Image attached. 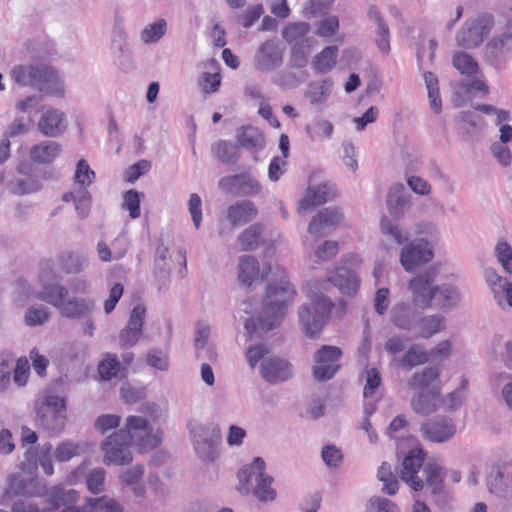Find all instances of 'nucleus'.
<instances>
[{"label": "nucleus", "instance_id": "3c124183", "mask_svg": "<svg viewBox=\"0 0 512 512\" xmlns=\"http://www.w3.org/2000/svg\"><path fill=\"white\" fill-rule=\"evenodd\" d=\"M453 66L467 76H473L478 71V64L465 52H456L453 56Z\"/></svg>", "mask_w": 512, "mask_h": 512}, {"label": "nucleus", "instance_id": "2f4dec72", "mask_svg": "<svg viewBox=\"0 0 512 512\" xmlns=\"http://www.w3.org/2000/svg\"><path fill=\"white\" fill-rule=\"evenodd\" d=\"M257 212L254 203L249 200H242L229 206L227 217L233 226H242L253 220Z\"/></svg>", "mask_w": 512, "mask_h": 512}, {"label": "nucleus", "instance_id": "ddd939ff", "mask_svg": "<svg viewBox=\"0 0 512 512\" xmlns=\"http://www.w3.org/2000/svg\"><path fill=\"white\" fill-rule=\"evenodd\" d=\"M425 452L421 448H412L404 456L400 478L405 481L414 491H420L424 487V482L417 473L421 467H424Z\"/></svg>", "mask_w": 512, "mask_h": 512}, {"label": "nucleus", "instance_id": "864d4df0", "mask_svg": "<svg viewBox=\"0 0 512 512\" xmlns=\"http://www.w3.org/2000/svg\"><path fill=\"white\" fill-rule=\"evenodd\" d=\"M106 471L102 467L94 468L86 476V486L93 494L102 493L105 490Z\"/></svg>", "mask_w": 512, "mask_h": 512}, {"label": "nucleus", "instance_id": "13d9d810", "mask_svg": "<svg viewBox=\"0 0 512 512\" xmlns=\"http://www.w3.org/2000/svg\"><path fill=\"white\" fill-rule=\"evenodd\" d=\"M120 371V362L116 355L108 354L98 365V372L103 380H111L116 377Z\"/></svg>", "mask_w": 512, "mask_h": 512}, {"label": "nucleus", "instance_id": "e2e57ef3", "mask_svg": "<svg viewBox=\"0 0 512 512\" xmlns=\"http://www.w3.org/2000/svg\"><path fill=\"white\" fill-rule=\"evenodd\" d=\"M154 278L157 284L158 290H166L170 283V272L172 270L173 263H154Z\"/></svg>", "mask_w": 512, "mask_h": 512}, {"label": "nucleus", "instance_id": "bf43d9fd", "mask_svg": "<svg viewBox=\"0 0 512 512\" xmlns=\"http://www.w3.org/2000/svg\"><path fill=\"white\" fill-rule=\"evenodd\" d=\"M146 364L158 371L166 372L169 369V357L161 349H151L147 353Z\"/></svg>", "mask_w": 512, "mask_h": 512}, {"label": "nucleus", "instance_id": "a18cd8bd", "mask_svg": "<svg viewBox=\"0 0 512 512\" xmlns=\"http://www.w3.org/2000/svg\"><path fill=\"white\" fill-rule=\"evenodd\" d=\"M429 356L417 344L412 345L403 355L400 365L403 369L409 371L415 366L426 363Z\"/></svg>", "mask_w": 512, "mask_h": 512}, {"label": "nucleus", "instance_id": "69168bd1", "mask_svg": "<svg viewBox=\"0 0 512 512\" xmlns=\"http://www.w3.org/2000/svg\"><path fill=\"white\" fill-rule=\"evenodd\" d=\"M308 64L307 51L303 44L292 45L290 50L288 66L290 68L302 69Z\"/></svg>", "mask_w": 512, "mask_h": 512}, {"label": "nucleus", "instance_id": "c03bdc74", "mask_svg": "<svg viewBox=\"0 0 512 512\" xmlns=\"http://www.w3.org/2000/svg\"><path fill=\"white\" fill-rule=\"evenodd\" d=\"M261 241L260 227L251 225L238 236L237 245L243 251H252L260 245Z\"/></svg>", "mask_w": 512, "mask_h": 512}, {"label": "nucleus", "instance_id": "774afa93", "mask_svg": "<svg viewBox=\"0 0 512 512\" xmlns=\"http://www.w3.org/2000/svg\"><path fill=\"white\" fill-rule=\"evenodd\" d=\"M312 130L319 136L329 138L333 133V124L328 120L316 118L313 124H307L305 126V131L310 138H313Z\"/></svg>", "mask_w": 512, "mask_h": 512}, {"label": "nucleus", "instance_id": "1a4fd4ad", "mask_svg": "<svg viewBox=\"0 0 512 512\" xmlns=\"http://www.w3.org/2000/svg\"><path fill=\"white\" fill-rule=\"evenodd\" d=\"M434 252L428 240L417 238L406 243L400 250V263L406 272H413L430 262Z\"/></svg>", "mask_w": 512, "mask_h": 512}, {"label": "nucleus", "instance_id": "5fc2aeb1", "mask_svg": "<svg viewBox=\"0 0 512 512\" xmlns=\"http://www.w3.org/2000/svg\"><path fill=\"white\" fill-rule=\"evenodd\" d=\"M421 331L418 337L429 338L443 329L444 318L440 315L422 317L420 319Z\"/></svg>", "mask_w": 512, "mask_h": 512}, {"label": "nucleus", "instance_id": "cd10ccee", "mask_svg": "<svg viewBox=\"0 0 512 512\" xmlns=\"http://www.w3.org/2000/svg\"><path fill=\"white\" fill-rule=\"evenodd\" d=\"M485 52L494 60L504 58L512 52V27H506L501 34L491 38L486 44Z\"/></svg>", "mask_w": 512, "mask_h": 512}, {"label": "nucleus", "instance_id": "473e14b6", "mask_svg": "<svg viewBox=\"0 0 512 512\" xmlns=\"http://www.w3.org/2000/svg\"><path fill=\"white\" fill-rule=\"evenodd\" d=\"M460 301L458 289L451 284L436 285L433 307L439 310L453 309Z\"/></svg>", "mask_w": 512, "mask_h": 512}, {"label": "nucleus", "instance_id": "72a5a7b5", "mask_svg": "<svg viewBox=\"0 0 512 512\" xmlns=\"http://www.w3.org/2000/svg\"><path fill=\"white\" fill-rule=\"evenodd\" d=\"M418 321L416 311L405 303L397 304L391 311V322L402 330H411Z\"/></svg>", "mask_w": 512, "mask_h": 512}, {"label": "nucleus", "instance_id": "49530a36", "mask_svg": "<svg viewBox=\"0 0 512 512\" xmlns=\"http://www.w3.org/2000/svg\"><path fill=\"white\" fill-rule=\"evenodd\" d=\"M309 30L310 26L306 22L292 23L283 29L282 37L292 45L303 44Z\"/></svg>", "mask_w": 512, "mask_h": 512}, {"label": "nucleus", "instance_id": "4be33fe9", "mask_svg": "<svg viewBox=\"0 0 512 512\" xmlns=\"http://www.w3.org/2000/svg\"><path fill=\"white\" fill-rule=\"evenodd\" d=\"M343 219V213L338 208L328 207L320 210L309 222L308 232L316 238L326 235L325 228H334Z\"/></svg>", "mask_w": 512, "mask_h": 512}, {"label": "nucleus", "instance_id": "ea45409f", "mask_svg": "<svg viewBox=\"0 0 512 512\" xmlns=\"http://www.w3.org/2000/svg\"><path fill=\"white\" fill-rule=\"evenodd\" d=\"M338 55L337 46H327L314 57L312 68L318 73L330 72L336 64Z\"/></svg>", "mask_w": 512, "mask_h": 512}, {"label": "nucleus", "instance_id": "6ab92c4d", "mask_svg": "<svg viewBox=\"0 0 512 512\" xmlns=\"http://www.w3.org/2000/svg\"><path fill=\"white\" fill-rule=\"evenodd\" d=\"M389 214L395 219H402L411 207V194L403 183H394L386 198Z\"/></svg>", "mask_w": 512, "mask_h": 512}, {"label": "nucleus", "instance_id": "f8f14e48", "mask_svg": "<svg viewBox=\"0 0 512 512\" xmlns=\"http://www.w3.org/2000/svg\"><path fill=\"white\" fill-rule=\"evenodd\" d=\"M219 188L226 194H236L249 197L260 193V183L248 173H240L222 177L218 182Z\"/></svg>", "mask_w": 512, "mask_h": 512}, {"label": "nucleus", "instance_id": "c9c22d12", "mask_svg": "<svg viewBox=\"0 0 512 512\" xmlns=\"http://www.w3.org/2000/svg\"><path fill=\"white\" fill-rule=\"evenodd\" d=\"M440 395L439 390H419L412 399V409L419 414L428 415L436 410V404Z\"/></svg>", "mask_w": 512, "mask_h": 512}, {"label": "nucleus", "instance_id": "338daca9", "mask_svg": "<svg viewBox=\"0 0 512 512\" xmlns=\"http://www.w3.org/2000/svg\"><path fill=\"white\" fill-rule=\"evenodd\" d=\"M498 261L507 273H512V249L506 241L498 242L495 247Z\"/></svg>", "mask_w": 512, "mask_h": 512}, {"label": "nucleus", "instance_id": "6e6d98bb", "mask_svg": "<svg viewBox=\"0 0 512 512\" xmlns=\"http://www.w3.org/2000/svg\"><path fill=\"white\" fill-rule=\"evenodd\" d=\"M95 179V172L90 168L89 164L85 159H80L77 163L74 180L79 188L86 189L90 186Z\"/></svg>", "mask_w": 512, "mask_h": 512}, {"label": "nucleus", "instance_id": "c756f323", "mask_svg": "<svg viewBox=\"0 0 512 512\" xmlns=\"http://www.w3.org/2000/svg\"><path fill=\"white\" fill-rule=\"evenodd\" d=\"M408 386L414 390H439L440 391V370L436 367H429L422 372H416L408 381Z\"/></svg>", "mask_w": 512, "mask_h": 512}, {"label": "nucleus", "instance_id": "5701e85b", "mask_svg": "<svg viewBox=\"0 0 512 512\" xmlns=\"http://www.w3.org/2000/svg\"><path fill=\"white\" fill-rule=\"evenodd\" d=\"M67 127L66 115L56 108H48L38 121V129L46 137H57Z\"/></svg>", "mask_w": 512, "mask_h": 512}, {"label": "nucleus", "instance_id": "2eb2a0df", "mask_svg": "<svg viewBox=\"0 0 512 512\" xmlns=\"http://www.w3.org/2000/svg\"><path fill=\"white\" fill-rule=\"evenodd\" d=\"M262 378L270 384H278L292 378L293 367L285 359L278 356H268L260 364Z\"/></svg>", "mask_w": 512, "mask_h": 512}, {"label": "nucleus", "instance_id": "20e7f679", "mask_svg": "<svg viewBox=\"0 0 512 512\" xmlns=\"http://www.w3.org/2000/svg\"><path fill=\"white\" fill-rule=\"evenodd\" d=\"M188 429L198 457L204 461H214L218 457L222 439L219 426L213 423L202 425L194 421L189 422Z\"/></svg>", "mask_w": 512, "mask_h": 512}, {"label": "nucleus", "instance_id": "393cba45", "mask_svg": "<svg viewBox=\"0 0 512 512\" xmlns=\"http://www.w3.org/2000/svg\"><path fill=\"white\" fill-rule=\"evenodd\" d=\"M265 461L261 457L253 459L249 466H245L238 472L239 487L241 493H250L253 486L265 476Z\"/></svg>", "mask_w": 512, "mask_h": 512}, {"label": "nucleus", "instance_id": "dca6fc26", "mask_svg": "<svg viewBox=\"0 0 512 512\" xmlns=\"http://www.w3.org/2000/svg\"><path fill=\"white\" fill-rule=\"evenodd\" d=\"M423 437L434 443H444L452 439L456 433V425L451 418L438 417L421 425Z\"/></svg>", "mask_w": 512, "mask_h": 512}, {"label": "nucleus", "instance_id": "37998d69", "mask_svg": "<svg viewBox=\"0 0 512 512\" xmlns=\"http://www.w3.org/2000/svg\"><path fill=\"white\" fill-rule=\"evenodd\" d=\"M486 481L489 492L496 495H502L508 487L507 477L503 468L499 465L491 467Z\"/></svg>", "mask_w": 512, "mask_h": 512}, {"label": "nucleus", "instance_id": "e433bc0d", "mask_svg": "<svg viewBox=\"0 0 512 512\" xmlns=\"http://www.w3.org/2000/svg\"><path fill=\"white\" fill-rule=\"evenodd\" d=\"M84 511L91 512H123V506L114 498L106 495L101 497H88L83 504Z\"/></svg>", "mask_w": 512, "mask_h": 512}, {"label": "nucleus", "instance_id": "f704fd0d", "mask_svg": "<svg viewBox=\"0 0 512 512\" xmlns=\"http://www.w3.org/2000/svg\"><path fill=\"white\" fill-rule=\"evenodd\" d=\"M48 500L55 507L65 506L62 511L71 510L74 512L79 510V507H74L79 500V492L75 489L66 490L62 487H53Z\"/></svg>", "mask_w": 512, "mask_h": 512}, {"label": "nucleus", "instance_id": "8fccbe9b", "mask_svg": "<svg viewBox=\"0 0 512 512\" xmlns=\"http://www.w3.org/2000/svg\"><path fill=\"white\" fill-rule=\"evenodd\" d=\"M425 84L428 90V97L430 106L435 113H440L442 110L441 99L439 97L438 79L432 72L424 74Z\"/></svg>", "mask_w": 512, "mask_h": 512}, {"label": "nucleus", "instance_id": "052dcab7", "mask_svg": "<svg viewBox=\"0 0 512 512\" xmlns=\"http://www.w3.org/2000/svg\"><path fill=\"white\" fill-rule=\"evenodd\" d=\"M365 512H399V509L391 500L373 496L368 500Z\"/></svg>", "mask_w": 512, "mask_h": 512}, {"label": "nucleus", "instance_id": "0eeeda50", "mask_svg": "<svg viewBox=\"0 0 512 512\" xmlns=\"http://www.w3.org/2000/svg\"><path fill=\"white\" fill-rule=\"evenodd\" d=\"M437 274L438 268L430 266L408 282V290L411 293L412 303L416 308L421 310L433 308Z\"/></svg>", "mask_w": 512, "mask_h": 512}, {"label": "nucleus", "instance_id": "423d86ee", "mask_svg": "<svg viewBox=\"0 0 512 512\" xmlns=\"http://www.w3.org/2000/svg\"><path fill=\"white\" fill-rule=\"evenodd\" d=\"M130 436V442H135L141 452L157 448L162 442V432L153 430L150 422L141 416H128L125 427L119 430Z\"/></svg>", "mask_w": 512, "mask_h": 512}, {"label": "nucleus", "instance_id": "7ed1b4c3", "mask_svg": "<svg viewBox=\"0 0 512 512\" xmlns=\"http://www.w3.org/2000/svg\"><path fill=\"white\" fill-rule=\"evenodd\" d=\"M37 424L54 435L60 433L67 422L66 398L44 393L34 404Z\"/></svg>", "mask_w": 512, "mask_h": 512}, {"label": "nucleus", "instance_id": "4d7b16f0", "mask_svg": "<svg viewBox=\"0 0 512 512\" xmlns=\"http://www.w3.org/2000/svg\"><path fill=\"white\" fill-rule=\"evenodd\" d=\"M272 482L273 478L265 475L261 481L257 482L255 486H253L251 492L259 499V501H273L276 497V491L271 486Z\"/></svg>", "mask_w": 512, "mask_h": 512}, {"label": "nucleus", "instance_id": "6e6552de", "mask_svg": "<svg viewBox=\"0 0 512 512\" xmlns=\"http://www.w3.org/2000/svg\"><path fill=\"white\" fill-rule=\"evenodd\" d=\"M130 436L127 433L115 431L105 438L101 444L103 463L106 465H125L132 461Z\"/></svg>", "mask_w": 512, "mask_h": 512}, {"label": "nucleus", "instance_id": "4468645a", "mask_svg": "<svg viewBox=\"0 0 512 512\" xmlns=\"http://www.w3.org/2000/svg\"><path fill=\"white\" fill-rule=\"evenodd\" d=\"M284 48L275 40L262 43L254 56V63L259 71L268 73L279 68L283 63Z\"/></svg>", "mask_w": 512, "mask_h": 512}, {"label": "nucleus", "instance_id": "39448f33", "mask_svg": "<svg viewBox=\"0 0 512 512\" xmlns=\"http://www.w3.org/2000/svg\"><path fill=\"white\" fill-rule=\"evenodd\" d=\"M332 306V302L325 297H314L309 303L301 305L298 317L301 329L307 337L314 338L321 333Z\"/></svg>", "mask_w": 512, "mask_h": 512}, {"label": "nucleus", "instance_id": "a878e982", "mask_svg": "<svg viewBox=\"0 0 512 512\" xmlns=\"http://www.w3.org/2000/svg\"><path fill=\"white\" fill-rule=\"evenodd\" d=\"M329 281L336 286L342 294H355L360 286V280L357 274L349 267L342 265L335 269Z\"/></svg>", "mask_w": 512, "mask_h": 512}, {"label": "nucleus", "instance_id": "f03ea898", "mask_svg": "<svg viewBox=\"0 0 512 512\" xmlns=\"http://www.w3.org/2000/svg\"><path fill=\"white\" fill-rule=\"evenodd\" d=\"M295 294L294 287L285 278L270 284L266 289L263 309L258 317L260 328L272 330L277 321L284 316L286 307L293 302Z\"/></svg>", "mask_w": 512, "mask_h": 512}, {"label": "nucleus", "instance_id": "603ef678", "mask_svg": "<svg viewBox=\"0 0 512 512\" xmlns=\"http://www.w3.org/2000/svg\"><path fill=\"white\" fill-rule=\"evenodd\" d=\"M167 23L164 19L147 25L141 32V40L144 43L158 42L166 33Z\"/></svg>", "mask_w": 512, "mask_h": 512}, {"label": "nucleus", "instance_id": "412c9836", "mask_svg": "<svg viewBox=\"0 0 512 512\" xmlns=\"http://www.w3.org/2000/svg\"><path fill=\"white\" fill-rule=\"evenodd\" d=\"M335 197L336 189L334 184L330 182H325L315 187H309L305 196L299 201L298 212H306L313 207L325 204Z\"/></svg>", "mask_w": 512, "mask_h": 512}, {"label": "nucleus", "instance_id": "0e129e2a", "mask_svg": "<svg viewBox=\"0 0 512 512\" xmlns=\"http://www.w3.org/2000/svg\"><path fill=\"white\" fill-rule=\"evenodd\" d=\"M74 203L78 217L85 219L88 216L91 207L90 193L84 188H77Z\"/></svg>", "mask_w": 512, "mask_h": 512}, {"label": "nucleus", "instance_id": "de8ad7c7", "mask_svg": "<svg viewBox=\"0 0 512 512\" xmlns=\"http://www.w3.org/2000/svg\"><path fill=\"white\" fill-rule=\"evenodd\" d=\"M50 310L44 305L31 306L27 309L24 322L27 326H39L48 322L50 319Z\"/></svg>", "mask_w": 512, "mask_h": 512}, {"label": "nucleus", "instance_id": "9b49d317", "mask_svg": "<svg viewBox=\"0 0 512 512\" xmlns=\"http://www.w3.org/2000/svg\"><path fill=\"white\" fill-rule=\"evenodd\" d=\"M32 87L45 95L63 97L64 88L57 72L50 66L32 65Z\"/></svg>", "mask_w": 512, "mask_h": 512}, {"label": "nucleus", "instance_id": "79ce46f5", "mask_svg": "<svg viewBox=\"0 0 512 512\" xmlns=\"http://www.w3.org/2000/svg\"><path fill=\"white\" fill-rule=\"evenodd\" d=\"M293 68H285L274 78L273 83L284 89H294L299 86L309 75L307 71L294 72Z\"/></svg>", "mask_w": 512, "mask_h": 512}, {"label": "nucleus", "instance_id": "f3484780", "mask_svg": "<svg viewBox=\"0 0 512 512\" xmlns=\"http://www.w3.org/2000/svg\"><path fill=\"white\" fill-rule=\"evenodd\" d=\"M146 308L142 304H137L131 311L128 323L119 335V344L122 348L134 346L142 335V328Z\"/></svg>", "mask_w": 512, "mask_h": 512}, {"label": "nucleus", "instance_id": "bb28decb", "mask_svg": "<svg viewBox=\"0 0 512 512\" xmlns=\"http://www.w3.org/2000/svg\"><path fill=\"white\" fill-rule=\"evenodd\" d=\"M382 233V244L387 250L393 248V245H405L409 240V232L397 224L391 222L386 216L382 217L380 222Z\"/></svg>", "mask_w": 512, "mask_h": 512}, {"label": "nucleus", "instance_id": "58836bf2", "mask_svg": "<svg viewBox=\"0 0 512 512\" xmlns=\"http://www.w3.org/2000/svg\"><path fill=\"white\" fill-rule=\"evenodd\" d=\"M258 272L259 264L256 258L250 255H243L239 258L238 280L242 285L251 286Z\"/></svg>", "mask_w": 512, "mask_h": 512}, {"label": "nucleus", "instance_id": "a211bd4d", "mask_svg": "<svg viewBox=\"0 0 512 512\" xmlns=\"http://www.w3.org/2000/svg\"><path fill=\"white\" fill-rule=\"evenodd\" d=\"M8 492L25 497H40L47 492L46 484L38 477L24 478L20 474L11 475L8 479Z\"/></svg>", "mask_w": 512, "mask_h": 512}, {"label": "nucleus", "instance_id": "09e8293b", "mask_svg": "<svg viewBox=\"0 0 512 512\" xmlns=\"http://www.w3.org/2000/svg\"><path fill=\"white\" fill-rule=\"evenodd\" d=\"M377 477L380 481L384 482L382 491L388 495H394L398 491V481L394 476L391 465L383 462L377 472Z\"/></svg>", "mask_w": 512, "mask_h": 512}, {"label": "nucleus", "instance_id": "aec40b11", "mask_svg": "<svg viewBox=\"0 0 512 512\" xmlns=\"http://www.w3.org/2000/svg\"><path fill=\"white\" fill-rule=\"evenodd\" d=\"M426 483L431 488V494L437 505L444 507L447 504V493L444 490L445 469L435 463H427L423 467Z\"/></svg>", "mask_w": 512, "mask_h": 512}, {"label": "nucleus", "instance_id": "680f3d73", "mask_svg": "<svg viewBox=\"0 0 512 512\" xmlns=\"http://www.w3.org/2000/svg\"><path fill=\"white\" fill-rule=\"evenodd\" d=\"M143 193H139L136 190L130 189L124 194V201L122 207L129 211V215L132 219H136L140 216V197Z\"/></svg>", "mask_w": 512, "mask_h": 512}, {"label": "nucleus", "instance_id": "f257e3e1", "mask_svg": "<svg viewBox=\"0 0 512 512\" xmlns=\"http://www.w3.org/2000/svg\"><path fill=\"white\" fill-rule=\"evenodd\" d=\"M35 297L52 305L62 317L69 319L83 318L96 308L93 299L70 297L69 290L57 282L44 283L41 289L36 292Z\"/></svg>", "mask_w": 512, "mask_h": 512}, {"label": "nucleus", "instance_id": "c85d7f7f", "mask_svg": "<svg viewBox=\"0 0 512 512\" xmlns=\"http://www.w3.org/2000/svg\"><path fill=\"white\" fill-rule=\"evenodd\" d=\"M62 151V146L56 141L44 140L33 145L29 150V158L37 164L52 163Z\"/></svg>", "mask_w": 512, "mask_h": 512}, {"label": "nucleus", "instance_id": "a19ab883", "mask_svg": "<svg viewBox=\"0 0 512 512\" xmlns=\"http://www.w3.org/2000/svg\"><path fill=\"white\" fill-rule=\"evenodd\" d=\"M331 89L332 81L329 79L313 81L308 85L305 96L310 100L311 104L319 105L326 101Z\"/></svg>", "mask_w": 512, "mask_h": 512}, {"label": "nucleus", "instance_id": "b1692460", "mask_svg": "<svg viewBox=\"0 0 512 512\" xmlns=\"http://www.w3.org/2000/svg\"><path fill=\"white\" fill-rule=\"evenodd\" d=\"M456 42L464 49L478 47L483 42V26L480 19L467 20L456 34Z\"/></svg>", "mask_w": 512, "mask_h": 512}, {"label": "nucleus", "instance_id": "4c0bfd02", "mask_svg": "<svg viewBox=\"0 0 512 512\" xmlns=\"http://www.w3.org/2000/svg\"><path fill=\"white\" fill-rule=\"evenodd\" d=\"M215 157L224 164H235L240 159L238 146L230 141L219 140L212 145Z\"/></svg>", "mask_w": 512, "mask_h": 512}, {"label": "nucleus", "instance_id": "9d476101", "mask_svg": "<svg viewBox=\"0 0 512 512\" xmlns=\"http://www.w3.org/2000/svg\"><path fill=\"white\" fill-rule=\"evenodd\" d=\"M341 356L339 347L323 345L314 355V378L322 382L333 378L340 368Z\"/></svg>", "mask_w": 512, "mask_h": 512}, {"label": "nucleus", "instance_id": "7c9ffc66", "mask_svg": "<svg viewBox=\"0 0 512 512\" xmlns=\"http://www.w3.org/2000/svg\"><path fill=\"white\" fill-rule=\"evenodd\" d=\"M237 146L246 150H261L265 146V137L256 127L241 126L236 131Z\"/></svg>", "mask_w": 512, "mask_h": 512}]
</instances>
